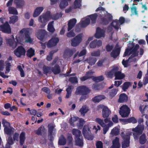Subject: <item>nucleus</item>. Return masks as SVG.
Wrapping results in <instances>:
<instances>
[{
    "instance_id": "6",
    "label": "nucleus",
    "mask_w": 148,
    "mask_h": 148,
    "mask_svg": "<svg viewBox=\"0 0 148 148\" xmlns=\"http://www.w3.org/2000/svg\"><path fill=\"white\" fill-rule=\"evenodd\" d=\"M83 37V34H80L72 39L71 40V45L74 47H76L78 46L81 42Z\"/></svg>"
},
{
    "instance_id": "54",
    "label": "nucleus",
    "mask_w": 148,
    "mask_h": 148,
    "mask_svg": "<svg viewBox=\"0 0 148 148\" xmlns=\"http://www.w3.org/2000/svg\"><path fill=\"white\" fill-rule=\"evenodd\" d=\"M104 79V77L102 76H101L98 77H95L93 78V81L96 82L102 81Z\"/></svg>"
},
{
    "instance_id": "40",
    "label": "nucleus",
    "mask_w": 148,
    "mask_h": 148,
    "mask_svg": "<svg viewBox=\"0 0 148 148\" xmlns=\"http://www.w3.org/2000/svg\"><path fill=\"white\" fill-rule=\"evenodd\" d=\"M66 143V140L63 136H61L59 138L58 144L60 145H64Z\"/></svg>"
},
{
    "instance_id": "8",
    "label": "nucleus",
    "mask_w": 148,
    "mask_h": 148,
    "mask_svg": "<svg viewBox=\"0 0 148 148\" xmlns=\"http://www.w3.org/2000/svg\"><path fill=\"white\" fill-rule=\"evenodd\" d=\"M97 108L98 109H102V116L104 118L108 117L111 114V111L108 108L103 105H99L97 106Z\"/></svg>"
},
{
    "instance_id": "21",
    "label": "nucleus",
    "mask_w": 148,
    "mask_h": 148,
    "mask_svg": "<svg viewBox=\"0 0 148 148\" xmlns=\"http://www.w3.org/2000/svg\"><path fill=\"white\" fill-rule=\"evenodd\" d=\"M112 145L110 148H119L120 146L119 139L116 137L112 141Z\"/></svg>"
},
{
    "instance_id": "52",
    "label": "nucleus",
    "mask_w": 148,
    "mask_h": 148,
    "mask_svg": "<svg viewBox=\"0 0 148 148\" xmlns=\"http://www.w3.org/2000/svg\"><path fill=\"white\" fill-rule=\"evenodd\" d=\"M97 16L96 14H92L89 16L91 20L92 23H95Z\"/></svg>"
},
{
    "instance_id": "35",
    "label": "nucleus",
    "mask_w": 148,
    "mask_h": 148,
    "mask_svg": "<svg viewBox=\"0 0 148 148\" xmlns=\"http://www.w3.org/2000/svg\"><path fill=\"white\" fill-rule=\"evenodd\" d=\"M120 50L119 48L116 49L115 50H113L111 54V57L114 58H116L119 54Z\"/></svg>"
},
{
    "instance_id": "39",
    "label": "nucleus",
    "mask_w": 148,
    "mask_h": 148,
    "mask_svg": "<svg viewBox=\"0 0 148 148\" xmlns=\"http://www.w3.org/2000/svg\"><path fill=\"white\" fill-rule=\"evenodd\" d=\"M81 0H75L74 3V8L76 9L80 8L81 5Z\"/></svg>"
},
{
    "instance_id": "34",
    "label": "nucleus",
    "mask_w": 148,
    "mask_h": 148,
    "mask_svg": "<svg viewBox=\"0 0 148 148\" xmlns=\"http://www.w3.org/2000/svg\"><path fill=\"white\" fill-rule=\"evenodd\" d=\"M72 133L73 135H75L76 138H78L81 137V132L79 130L74 129L72 130Z\"/></svg>"
},
{
    "instance_id": "60",
    "label": "nucleus",
    "mask_w": 148,
    "mask_h": 148,
    "mask_svg": "<svg viewBox=\"0 0 148 148\" xmlns=\"http://www.w3.org/2000/svg\"><path fill=\"white\" fill-rule=\"evenodd\" d=\"M97 60L95 58H93L88 60V62L91 65H93L96 62Z\"/></svg>"
},
{
    "instance_id": "55",
    "label": "nucleus",
    "mask_w": 148,
    "mask_h": 148,
    "mask_svg": "<svg viewBox=\"0 0 148 148\" xmlns=\"http://www.w3.org/2000/svg\"><path fill=\"white\" fill-rule=\"evenodd\" d=\"M45 130L43 126L40 127L37 130L35 131V132L38 135H41L42 134L41 130Z\"/></svg>"
},
{
    "instance_id": "33",
    "label": "nucleus",
    "mask_w": 148,
    "mask_h": 148,
    "mask_svg": "<svg viewBox=\"0 0 148 148\" xmlns=\"http://www.w3.org/2000/svg\"><path fill=\"white\" fill-rule=\"evenodd\" d=\"M113 125V123L112 122H111L110 123H108V124L106 125H105L103 127V133L104 134H105L107 132L108 130L109 127L112 126Z\"/></svg>"
},
{
    "instance_id": "62",
    "label": "nucleus",
    "mask_w": 148,
    "mask_h": 148,
    "mask_svg": "<svg viewBox=\"0 0 148 148\" xmlns=\"http://www.w3.org/2000/svg\"><path fill=\"white\" fill-rule=\"evenodd\" d=\"M75 35V33L73 32V31L71 30L68 33L66 34L67 36L69 38H71L74 36Z\"/></svg>"
},
{
    "instance_id": "43",
    "label": "nucleus",
    "mask_w": 148,
    "mask_h": 148,
    "mask_svg": "<svg viewBox=\"0 0 148 148\" xmlns=\"http://www.w3.org/2000/svg\"><path fill=\"white\" fill-rule=\"evenodd\" d=\"M13 142L12 138L11 137H8L7 140V143L5 145V148H10V146L13 144Z\"/></svg>"
},
{
    "instance_id": "3",
    "label": "nucleus",
    "mask_w": 148,
    "mask_h": 148,
    "mask_svg": "<svg viewBox=\"0 0 148 148\" xmlns=\"http://www.w3.org/2000/svg\"><path fill=\"white\" fill-rule=\"evenodd\" d=\"M51 15L49 12L43 14L40 16L38 18V20L39 22L42 24L40 25V27H44L46 25V22L51 20Z\"/></svg>"
},
{
    "instance_id": "27",
    "label": "nucleus",
    "mask_w": 148,
    "mask_h": 148,
    "mask_svg": "<svg viewBox=\"0 0 148 148\" xmlns=\"http://www.w3.org/2000/svg\"><path fill=\"white\" fill-rule=\"evenodd\" d=\"M106 98L105 96L103 95H100L96 96L92 99L93 101L94 102H98L101 100L104 99Z\"/></svg>"
},
{
    "instance_id": "14",
    "label": "nucleus",
    "mask_w": 148,
    "mask_h": 148,
    "mask_svg": "<svg viewBox=\"0 0 148 148\" xmlns=\"http://www.w3.org/2000/svg\"><path fill=\"white\" fill-rule=\"evenodd\" d=\"M55 126L52 124H49L48 125V134L49 137L51 138L56 133V130L55 129Z\"/></svg>"
},
{
    "instance_id": "51",
    "label": "nucleus",
    "mask_w": 148,
    "mask_h": 148,
    "mask_svg": "<svg viewBox=\"0 0 148 148\" xmlns=\"http://www.w3.org/2000/svg\"><path fill=\"white\" fill-rule=\"evenodd\" d=\"M43 71L44 73L47 74L51 72V69L49 67L46 66H43Z\"/></svg>"
},
{
    "instance_id": "1",
    "label": "nucleus",
    "mask_w": 148,
    "mask_h": 148,
    "mask_svg": "<svg viewBox=\"0 0 148 148\" xmlns=\"http://www.w3.org/2000/svg\"><path fill=\"white\" fill-rule=\"evenodd\" d=\"M29 29H23L20 32V34L21 35L25 34V37L24 38L21 36L17 38V42H29L31 43L32 42L33 39L27 34L29 33L30 30Z\"/></svg>"
},
{
    "instance_id": "36",
    "label": "nucleus",
    "mask_w": 148,
    "mask_h": 148,
    "mask_svg": "<svg viewBox=\"0 0 148 148\" xmlns=\"http://www.w3.org/2000/svg\"><path fill=\"white\" fill-rule=\"evenodd\" d=\"M8 10L10 14L16 15L18 14V12L15 8L10 7H9Z\"/></svg>"
},
{
    "instance_id": "61",
    "label": "nucleus",
    "mask_w": 148,
    "mask_h": 148,
    "mask_svg": "<svg viewBox=\"0 0 148 148\" xmlns=\"http://www.w3.org/2000/svg\"><path fill=\"white\" fill-rule=\"evenodd\" d=\"M93 88L95 90H98L101 88V86L97 84H94L93 86Z\"/></svg>"
},
{
    "instance_id": "56",
    "label": "nucleus",
    "mask_w": 148,
    "mask_h": 148,
    "mask_svg": "<svg viewBox=\"0 0 148 148\" xmlns=\"http://www.w3.org/2000/svg\"><path fill=\"white\" fill-rule=\"evenodd\" d=\"M131 85L130 83L129 82H126L125 83L122 87V89L124 91H125L129 88Z\"/></svg>"
},
{
    "instance_id": "24",
    "label": "nucleus",
    "mask_w": 148,
    "mask_h": 148,
    "mask_svg": "<svg viewBox=\"0 0 148 148\" xmlns=\"http://www.w3.org/2000/svg\"><path fill=\"white\" fill-rule=\"evenodd\" d=\"M43 9L44 8L42 7H38L36 8L33 14V17H36L38 16L41 13Z\"/></svg>"
},
{
    "instance_id": "7",
    "label": "nucleus",
    "mask_w": 148,
    "mask_h": 148,
    "mask_svg": "<svg viewBox=\"0 0 148 148\" xmlns=\"http://www.w3.org/2000/svg\"><path fill=\"white\" fill-rule=\"evenodd\" d=\"M130 109L126 105H123L120 108L119 113L123 117H127L130 113Z\"/></svg>"
},
{
    "instance_id": "15",
    "label": "nucleus",
    "mask_w": 148,
    "mask_h": 148,
    "mask_svg": "<svg viewBox=\"0 0 148 148\" xmlns=\"http://www.w3.org/2000/svg\"><path fill=\"white\" fill-rule=\"evenodd\" d=\"M59 39L57 37L52 38L47 43L48 47L50 48L55 46L58 42Z\"/></svg>"
},
{
    "instance_id": "46",
    "label": "nucleus",
    "mask_w": 148,
    "mask_h": 148,
    "mask_svg": "<svg viewBox=\"0 0 148 148\" xmlns=\"http://www.w3.org/2000/svg\"><path fill=\"white\" fill-rule=\"evenodd\" d=\"M95 121L101 125L102 127H103L105 125V124L104 122L103 119L97 118L95 119Z\"/></svg>"
},
{
    "instance_id": "29",
    "label": "nucleus",
    "mask_w": 148,
    "mask_h": 148,
    "mask_svg": "<svg viewBox=\"0 0 148 148\" xmlns=\"http://www.w3.org/2000/svg\"><path fill=\"white\" fill-rule=\"evenodd\" d=\"M25 132H22L20 134V144L21 145H23L25 139Z\"/></svg>"
},
{
    "instance_id": "17",
    "label": "nucleus",
    "mask_w": 148,
    "mask_h": 148,
    "mask_svg": "<svg viewBox=\"0 0 148 148\" xmlns=\"http://www.w3.org/2000/svg\"><path fill=\"white\" fill-rule=\"evenodd\" d=\"M46 34V31L44 29H39L36 32V37L40 40H42Z\"/></svg>"
},
{
    "instance_id": "12",
    "label": "nucleus",
    "mask_w": 148,
    "mask_h": 148,
    "mask_svg": "<svg viewBox=\"0 0 148 148\" xmlns=\"http://www.w3.org/2000/svg\"><path fill=\"white\" fill-rule=\"evenodd\" d=\"M131 134V133L130 132L129 135H122V137L123 139L122 143V148H126L129 146L130 139V135Z\"/></svg>"
},
{
    "instance_id": "57",
    "label": "nucleus",
    "mask_w": 148,
    "mask_h": 148,
    "mask_svg": "<svg viewBox=\"0 0 148 148\" xmlns=\"http://www.w3.org/2000/svg\"><path fill=\"white\" fill-rule=\"evenodd\" d=\"M123 121H127L129 123H136L137 122V121L134 118H131L127 120H123Z\"/></svg>"
},
{
    "instance_id": "31",
    "label": "nucleus",
    "mask_w": 148,
    "mask_h": 148,
    "mask_svg": "<svg viewBox=\"0 0 148 148\" xmlns=\"http://www.w3.org/2000/svg\"><path fill=\"white\" fill-rule=\"evenodd\" d=\"M70 0H61L60 5V7L61 9L65 8L68 5V2Z\"/></svg>"
},
{
    "instance_id": "38",
    "label": "nucleus",
    "mask_w": 148,
    "mask_h": 148,
    "mask_svg": "<svg viewBox=\"0 0 148 148\" xmlns=\"http://www.w3.org/2000/svg\"><path fill=\"white\" fill-rule=\"evenodd\" d=\"M14 129L11 127L8 128H4V131L5 133L7 134L10 135L14 132Z\"/></svg>"
},
{
    "instance_id": "5",
    "label": "nucleus",
    "mask_w": 148,
    "mask_h": 148,
    "mask_svg": "<svg viewBox=\"0 0 148 148\" xmlns=\"http://www.w3.org/2000/svg\"><path fill=\"white\" fill-rule=\"evenodd\" d=\"M54 67L51 69L52 71L55 74H56L59 73L60 72V69L58 65L61 64V61L58 60V58H56L53 61L51 64V65H53L55 64L56 63Z\"/></svg>"
},
{
    "instance_id": "26",
    "label": "nucleus",
    "mask_w": 148,
    "mask_h": 148,
    "mask_svg": "<svg viewBox=\"0 0 148 148\" xmlns=\"http://www.w3.org/2000/svg\"><path fill=\"white\" fill-rule=\"evenodd\" d=\"M120 127H115L112 129L110 133L111 136L117 135L119 133Z\"/></svg>"
},
{
    "instance_id": "25",
    "label": "nucleus",
    "mask_w": 148,
    "mask_h": 148,
    "mask_svg": "<svg viewBox=\"0 0 148 148\" xmlns=\"http://www.w3.org/2000/svg\"><path fill=\"white\" fill-rule=\"evenodd\" d=\"M128 100V97L125 94L123 93L120 95L118 100V102L123 103L126 102Z\"/></svg>"
},
{
    "instance_id": "32",
    "label": "nucleus",
    "mask_w": 148,
    "mask_h": 148,
    "mask_svg": "<svg viewBox=\"0 0 148 148\" xmlns=\"http://www.w3.org/2000/svg\"><path fill=\"white\" fill-rule=\"evenodd\" d=\"M88 108L86 106H84L80 109L79 112L82 115L84 116L88 112Z\"/></svg>"
},
{
    "instance_id": "41",
    "label": "nucleus",
    "mask_w": 148,
    "mask_h": 148,
    "mask_svg": "<svg viewBox=\"0 0 148 148\" xmlns=\"http://www.w3.org/2000/svg\"><path fill=\"white\" fill-rule=\"evenodd\" d=\"M112 25L115 29H117L119 28L120 25L119 23V21L115 20L112 22Z\"/></svg>"
},
{
    "instance_id": "53",
    "label": "nucleus",
    "mask_w": 148,
    "mask_h": 148,
    "mask_svg": "<svg viewBox=\"0 0 148 148\" xmlns=\"http://www.w3.org/2000/svg\"><path fill=\"white\" fill-rule=\"evenodd\" d=\"M2 123L3 126L5 127L4 128H7L10 127V124L5 119H3Z\"/></svg>"
},
{
    "instance_id": "28",
    "label": "nucleus",
    "mask_w": 148,
    "mask_h": 148,
    "mask_svg": "<svg viewBox=\"0 0 148 148\" xmlns=\"http://www.w3.org/2000/svg\"><path fill=\"white\" fill-rule=\"evenodd\" d=\"M53 21L49 22L47 26V30L49 32L53 33L55 31V29L53 26Z\"/></svg>"
},
{
    "instance_id": "2",
    "label": "nucleus",
    "mask_w": 148,
    "mask_h": 148,
    "mask_svg": "<svg viewBox=\"0 0 148 148\" xmlns=\"http://www.w3.org/2000/svg\"><path fill=\"white\" fill-rule=\"evenodd\" d=\"M119 68L117 66H114L112 70L110 72L106 73V75L108 77H112L114 74L115 76V79H121L124 78L125 75L119 71Z\"/></svg>"
},
{
    "instance_id": "37",
    "label": "nucleus",
    "mask_w": 148,
    "mask_h": 148,
    "mask_svg": "<svg viewBox=\"0 0 148 148\" xmlns=\"http://www.w3.org/2000/svg\"><path fill=\"white\" fill-rule=\"evenodd\" d=\"M75 142L76 145H77L79 146H83V143L82 137L76 138Z\"/></svg>"
},
{
    "instance_id": "64",
    "label": "nucleus",
    "mask_w": 148,
    "mask_h": 148,
    "mask_svg": "<svg viewBox=\"0 0 148 148\" xmlns=\"http://www.w3.org/2000/svg\"><path fill=\"white\" fill-rule=\"evenodd\" d=\"M69 81L72 83H76L77 82V78L75 77H72L70 78Z\"/></svg>"
},
{
    "instance_id": "58",
    "label": "nucleus",
    "mask_w": 148,
    "mask_h": 148,
    "mask_svg": "<svg viewBox=\"0 0 148 148\" xmlns=\"http://www.w3.org/2000/svg\"><path fill=\"white\" fill-rule=\"evenodd\" d=\"M54 53L53 51H51L49 53V54L47 57L46 59L47 60L50 61L52 60Z\"/></svg>"
},
{
    "instance_id": "13",
    "label": "nucleus",
    "mask_w": 148,
    "mask_h": 148,
    "mask_svg": "<svg viewBox=\"0 0 148 148\" xmlns=\"http://www.w3.org/2000/svg\"><path fill=\"white\" fill-rule=\"evenodd\" d=\"M99 11H100L102 15H103V14H106V18L108 20H110L112 18V16L111 14L108 13L107 12L105 11L104 8L101 7H99L96 10V12Z\"/></svg>"
},
{
    "instance_id": "4",
    "label": "nucleus",
    "mask_w": 148,
    "mask_h": 148,
    "mask_svg": "<svg viewBox=\"0 0 148 148\" xmlns=\"http://www.w3.org/2000/svg\"><path fill=\"white\" fill-rule=\"evenodd\" d=\"M144 129V126L143 125H138L136 127L132 129V130L134 132L133 134L135 140L138 139V135L142 133Z\"/></svg>"
},
{
    "instance_id": "11",
    "label": "nucleus",
    "mask_w": 148,
    "mask_h": 148,
    "mask_svg": "<svg viewBox=\"0 0 148 148\" xmlns=\"http://www.w3.org/2000/svg\"><path fill=\"white\" fill-rule=\"evenodd\" d=\"M25 49L22 46L18 47L14 51V54L18 57H20L25 55Z\"/></svg>"
},
{
    "instance_id": "9",
    "label": "nucleus",
    "mask_w": 148,
    "mask_h": 148,
    "mask_svg": "<svg viewBox=\"0 0 148 148\" xmlns=\"http://www.w3.org/2000/svg\"><path fill=\"white\" fill-rule=\"evenodd\" d=\"M0 31L6 34L11 33V27L8 22L6 21L4 24L0 25Z\"/></svg>"
},
{
    "instance_id": "30",
    "label": "nucleus",
    "mask_w": 148,
    "mask_h": 148,
    "mask_svg": "<svg viewBox=\"0 0 148 148\" xmlns=\"http://www.w3.org/2000/svg\"><path fill=\"white\" fill-rule=\"evenodd\" d=\"M78 118L77 117L74 116L71 118L70 119V123L71 125L74 126L75 125H77L76 123L78 121Z\"/></svg>"
},
{
    "instance_id": "23",
    "label": "nucleus",
    "mask_w": 148,
    "mask_h": 148,
    "mask_svg": "<svg viewBox=\"0 0 148 148\" xmlns=\"http://www.w3.org/2000/svg\"><path fill=\"white\" fill-rule=\"evenodd\" d=\"M76 22L77 20L75 18H73L69 21L67 28L68 31L71 30L74 27Z\"/></svg>"
},
{
    "instance_id": "20",
    "label": "nucleus",
    "mask_w": 148,
    "mask_h": 148,
    "mask_svg": "<svg viewBox=\"0 0 148 148\" xmlns=\"http://www.w3.org/2000/svg\"><path fill=\"white\" fill-rule=\"evenodd\" d=\"M90 20L88 17L82 18L79 23L81 26L82 27H86L90 23Z\"/></svg>"
},
{
    "instance_id": "63",
    "label": "nucleus",
    "mask_w": 148,
    "mask_h": 148,
    "mask_svg": "<svg viewBox=\"0 0 148 148\" xmlns=\"http://www.w3.org/2000/svg\"><path fill=\"white\" fill-rule=\"evenodd\" d=\"M137 8L135 7H133L131 8V12L132 14L137 15L138 12L137 11Z\"/></svg>"
},
{
    "instance_id": "18",
    "label": "nucleus",
    "mask_w": 148,
    "mask_h": 148,
    "mask_svg": "<svg viewBox=\"0 0 148 148\" xmlns=\"http://www.w3.org/2000/svg\"><path fill=\"white\" fill-rule=\"evenodd\" d=\"M18 37H16V38ZM15 41V40L13 36H12V37L11 38L8 39L6 40V42L7 44L9 45L10 46L12 47V48H14L16 47L17 46V44L18 42H17Z\"/></svg>"
},
{
    "instance_id": "44",
    "label": "nucleus",
    "mask_w": 148,
    "mask_h": 148,
    "mask_svg": "<svg viewBox=\"0 0 148 148\" xmlns=\"http://www.w3.org/2000/svg\"><path fill=\"white\" fill-rule=\"evenodd\" d=\"M5 73H8L10 71V68L11 66V63L8 61H6L5 62Z\"/></svg>"
},
{
    "instance_id": "22",
    "label": "nucleus",
    "mask_w": 148,
    "mask_h": 148,
    "mask_svg": "<svg viewBox=\"0 0 148 148\" xmlns=\"http://www.w3.org/2000/svg\"><path fill=\"white\" fill-rule=\"evenodd\" d=\"M14 3L17 8H22L25 5L24 0H14Z\"/></svg>"
},
{
    "instance_id": "45",
    "label": "nucleus",
    "mask_w": 148,
    "mask_h": 148,
    "mask_svg": "<svg viewBox=\"0 0 148 148\" xmlns=\"http://www.w3.org/2000/svg\"><path fill=\"white\" fill-rule=\"evenodd\" d=\"M34 50L32 48H30L27 50V55L29 57H31L34 55Z\"/></svg>"
},
{
    "instance_id": "10",
    "label": "nucleus",
    "mask_w": 148,
    "mask_h": 148,
    "mask_svg": "<svg viewBox=\"0 0 148 148\" xmlns=\"http://www.w3.org/2000/svg\"><path fill=\"white\" fill-rule=\"evenodd\" d=\"M92 124V123H90L88 125H85L83 130V135L85 138L88 140L92 139V138L90 137V131L89 127Z\"/></svg>"
},
{
    "instance_id": "48",
    "label": "nucleus",
    "mask_w": 148,
    "mask_h": 148,
    "mask_svg": "<svg viewBox=\"0 0 148 148\" xmlns=\"http://www.w3.org/2000/svg\"><path fill=\"white\" fill-rule=\"evenodd\" d=\"M77 122H79V123H76L78 127L79 128H81L83 125V124L85 123V121H84V119H79V120H78Z\"/></svg>"
},
{
    "instance_id": "49",
    "label": "nucleus",
    "mask_w": 148,
    "mask_h": 148,
    "mask_svg": "<svg viewBox=\"0 0 148 148\" xmlns=\"http://www.w3.org/2000/svg\"><path fill=\"white\" fill-rule=\"evenodd\" d=\"M22 67L21 66L19 65L18 66L17 68L20 71V74L21 77H23L25 76V74L23 69V68L24 67V66L22 65Z\"/></svg>"
},
{
    "instance_id": "16",
    "label": "nucleus",
    "mask_w": 148,
    "mask_h": 148,
    "mask_svg": "<svg viewBox=\"0 0 148 148\" xmlns=\"http://www.w3.org/2000/svg\"><path fill=\"white\" fill-rule=\"evenodd\" d=\"M87 90L85 86H79L77 88L75 94L76 95L85 94Z\"/></svg>"
},
{
    "instance_id": "50",
    "label": "nucleus",
    "mask_w": 148,
    "mask_h": 148,
    "mask_svg": "<svg viewBox=\"0 0 148 148\" xmlns=\"http://www.w3.org/2000/svg\"><path fill=\"white\" fill-rule=\"evenodd\" d=\"M62 14L60 13H57L56 14L54 15L53 16L51 15V19L57 20L59 18H60L62 16Z\"/></svg>"
},
{
    "instance_id": "47",
    "label": "nucleus",
    "mask_w": 148,
    "mask_h": 148,
    "mask_svg": "<svg viewBox=\"0 0 148 148\" xmlns=\"http://www.w3.org/2000/svg\"><path fill=\"white\" fill-rule=\"evenodd\" d=\"M10 20L9 21L10 23H14L18 20V17L17 16H13L10 18Z\"/></svg>"
},
{
    "instance_id": "42",
    "label": "nucleus",
    "mask_w": 148,
    "mask_h": 148,
    "mask_svg": "<svg viewBox=\"0 0 148 148\" xmlns=\"http://www.w3.org/2000/svg\"><path fill=\"white\" fill-rule=\"evenodd\" d=\"M146 140L145 135V134H143L140 136L139 141L140 144H145L146 142Z\"/></svg>"
},
{
    "instance_id": "19",
    "label": "nucleus",
    "mask_w": 148,
    "mask_h": 148,
    "mask_svg": "<svg viewBox=\"0 0 148 148\" xmlns=\"http://www.w3.org/2000/svg\"><path fill=\"white\" fill-rule=\"evenodd\" d=\"M105 30L100 28H97V32L95 35V37L97 38H99L105 36Z\"/></svg>"
},
{
    "instance_id": "59",
    "label": "nucleus",
    "mask_w": 148,
    "mask_h": 148,
    "mask_svg": "<svg viewBox=\"0 0 148 148\" xmlns=\"http://www.w3.org/2000/svg\"><path fill=\"white\" fill-rule=\"evenodd\" d=\"M117 91V90L115 89L111 90L109 93L111 97H114L116 94Z\"/></svg>"
}]
</instances>
